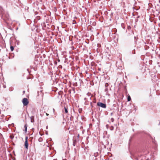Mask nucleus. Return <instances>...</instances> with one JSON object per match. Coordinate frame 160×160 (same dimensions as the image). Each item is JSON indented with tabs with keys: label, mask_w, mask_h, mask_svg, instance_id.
Segmentation results:
<instances>
[{
	"label": "nucleus",
	"mask_w": 160,
	"mask_h": 160,
	"mask_svg": "<svg viewBox=\"0 0 160 160\" xmlns=\"http://www.w3.org/2000/svg\"><path fill=\"white\" fill-rule=\"evenodd\" d=\"M10 138L11 139H12L13 138H14V136L12 135H10Z\"/></svg>",
	"instance_id": "obj_13"
},
{
	"label": "nucleus",
	"mask_w": 160,
	"mask_h": 160,
	"mask_svg": "<svg viewBox=\"0 0 160 160\" xmlns=\"http://www.w3.org/2000/svg\"><path fill=\"white\" fill-rule=\"evenodd\" d=\"M108 85V83H106V84H105V85H106H106Z\"/></svg>",
	"instance_id": "obj_17"
},
{
	"label": "nucleus",
	"mask_w": 160,
	"mask_h": 160,
	"mask_svg": "<svg viewBox=\"0 0 160 160\" xmlns=\"http://www.w3.org/2000/svg\"><path fill=\"white\" fill-rule=\"evenodd\" d=\"M64 109L65 112L66 113H67L68 112L67 109L65 107H64Z\"/></svg>",
	"instance_id": "obj_9"
},
{
	"label": "nucleus",
	"mask_w": 160,
	"mask_h": 160,
	"mask_svg": "<svg viewBox=\"0 0 160 160\" xmlns=\"http://www.w3.org/2000/svg\"><path fill=\"white\" fill-rule=\"evenodd\" d=\"M75 23H76V21H75V20L73 21L72 24H74Z\"/></svg>",
	"instance_id": "obj_16"
},
{
	"label": "nucleus",
	"mask_w": 160,
	"mask_h": 160,
	"mask_svg": "<svg viewBox=\"0 0 160 160\" xmlns=\"http://www.w3.org/2000/svg\"><path fill=\"white\" fill-rule=\"evenodd\" d=\"M110 129L111 130H113V126H111V127H110Z\"/></svg>",
	"instance_id": "obj_15"
},
{
	"label": "nucleus",
	"mask_w": 160,
	"mask_h": 160,
	"mask_svg": "<svg viewBox=\"0 0 160 160\" xmlns=\"http://www.w3.org/2000/svg\"><path fill=\"white\" fill-rule=\"evenodd\" d=\"M24 128H25V132H26L27 131V124H25L24 126Z\"/></svg>",
	"instance_id": "obj_7"
},
{
	"label": "nucleus",
	"mask_w": 160,
	"mask_h": 160,
	"mask_svg": "<svg viewBox=\"0 0 160 160\" xmlns=\"http://www.w3.org/2000/svg\"><path fill=\"white\" fill-rule=\"evenodd\" d=\"M8 21H5V22L6 23L7 25L8 26H10V25L9 24V22H7Z\"/></svg>",
	"instance_id": "obj_11"
},
{
	"label": "nucleus",
	"mask_w": 160,
	"mask_h": 160,
	"mask_svg": "<svg viewBox=\"0 0 160 160\" xmlns=\"http://www.w3.org/2000/svg\"><path fill=\"white\" fill-rule=\"evenodd\" d=\"M28 137H26L25 138V142L24 143V146L25 148L28 149Z\"/></svg>",
	"instance_id": "obj_3"
},
{
	"label": "nucleus",
	"mask_w": 160,
	"mask_h": 160,
	"mask_svg": "<svg viewBox=\"0 0 160 160\" xmlns=\"http://www.w3.org/2000/svg\"><path fill=\"white\" fill-rule=\"evenodd\" d=\"M77 142V140L75 138H73V145L74 146H75L76 145Z\"/></svg>",
	"instance_id": "obj_5"
},
{
	"label": "nucleus",
	"mask_w": 160,
	"mask_h": 160,
	"mask_svg": "<svg viewBox=\"0 0 160 160\" xmlns=\"http://www.w3.org/2000/svg\"><path fill=\"white\" fill-rule=\"evenodd\" d=\"M131 100V97L130 96H129L128 97V101H129Z\"/></svg>",
	"instance_id": "obj_8"
},
{
	"label": "nucleus",
	"mask_w": 160,
	"mask_h": 160,
	"mask_svg": "<svg viewBox=\"0 0 160 160\" xmlns=\"http://www.w3.org/2000/svg\"><path fill=\"white\" fill-rule=\"evenodd\" d=\"M25 91H23V93H25Z\"/></svg>",
	"instance_id": "obj_19"
},
{
	"label": "nucleus",
	"mask_w": 160,
	"mask_h": 160,
	"mask_svg": "<svg viewBox=\"0 0 160 160\" xmlns=\"http://www.w3.org/2000/svg\"><path fill=\"white\" fill-rule=\"evenodd\" d=\"M22 102L24 106H27L29 103L28 100L26 98H24L22 99Z\"/></svg>",
	"instance_id": "obj_1"
},
{
	"label": "nucleus",
	"mask_w": 160,
	"mask_h": 160,
	"mask_svg": "<svg viewBox=\"0 0 160 160\" xmlns=\"http://www.w3.org/2000/svg\"><path fill=\"white\" fill-rule=\"evenodd\" d=\"M31 122H34V119L33 118H31Z\"/></svg>",
	"instance_id": "obj_12"
},
{
	"label": "nucleus",
	"mask_w": 160,
	"mask_h": 160,
	"mask_svg": "<svg viewBox=\"0 0 160 160\" xmlns=\"http://www.w3.org/2000/svg\"><path fill=\"white\" fill-rule=\"evenodd\" d=\"M46 114L47 116H48L49 115V114H48L47 113H46Z\"/></svg>",
	"instance_id": "obj_18"
},
{
	"label": "nucleus",
	"mask_w": 160,
	"mask_h": 160,
	"mask_svg": "<svg viewBox=\"0 0 160 160\" xmlns=\"http://www.w3.org/2000/svg\"><path fill=\"white\" fill-rule=\"evenodd\" d=\"M97 105L99 107L102 108H106V105L105 104L101 102H98L97 103Z\"/></svg>",
	"instance_id": "obj_2"
},
{
	"label": "nucleus",
	"mask_w": 160,
	"mask_h": 160,
	"mask_svg": "<svg viewBox=\"0 0 160 160\" xmlns=\"http://www.w3.org/2000/svg\"><path fill=\"white\" fill-rule=\"evenodd\" d=\"M10 49L12 51L14 50V48L12 46H11L10 47Z\"/></svg>",
	"instance_id": "obj_10"
},
{
	"label": "nucleus",
	"mask_w": 160,
	"mask_h": 160,
	"mask_svg": "<svg viewBox=\"0 0 160 160\" xmlns=\"http://www.w3.org/2000/svg\"><path fill=\"white\" fill-rule=\"evenodd\" d=\"M111 120L112 122H113L114 121V119L113 118H111Z\"/></svg>",
	"instance_id": "obj_14"
},
{
	"label": "nucleus",
	"mask_w": 160,
	"mask_h": 160,
	"mask_svg": "<svg viewBox=\"0 0 160 160\" xmlns=\"http://www.w3.org/2000/svg\"><path fill=\"white\" fill-rule=\"evenodd\" d=\"M43 27H46L47 25H49V22L48 21H45V22L44 21L41 23Z\"/></svg>",
	"instance_id": "obj_4"
},
{
	"label": "nucleus",
	"mask_w": 160,
	"mask_h": 160,
	"mask_svg": "<svg viewBox=\"0 0 160 160\" xmlns=\"http://www.w3.org/2000/svg\"><path fill=\"white\" fill-rule=\"evenodd\" d=\"M90 24L91 25H92L93 26H95L96 25V23L95 22H92L91 21H90Z\"/></svg>",
	"instance_id": "obj_6"
}]
</instances>
